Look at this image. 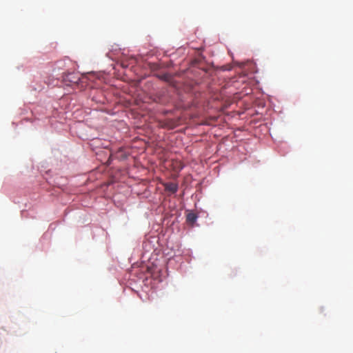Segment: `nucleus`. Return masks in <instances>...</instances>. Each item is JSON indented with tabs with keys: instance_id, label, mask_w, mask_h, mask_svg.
<instances>
[{
	"instance_id": "3",
	"label": "nucleus",
	"mask_w": 353,
	"mask_h": 353,
	"mask_svg": "<svg viewBox=\"0 0 353 353\" xmlns=\"http://www.w3.org/2000/svg\"><path fill=\"white\" fill-rule=\"evenodd\" d=\"M68 77L69 81H70L71 83H78V82L79 81V77H74V75L72 74H69V76Z\"/></svg>"
},
{
	"instance_id": "1",
	"label": "nucleus",
	"mask_w": 353,
	"mask_h": 353,
	"mask_svg": "<svg viewBox=\"0 0 353 353\" xmlns=\"http://www.w3.org/2000/svg\"><path fill=\"white\" fill-rule=\"evenodd\" d=\"M163 185L165 190L172 194L176 193L178 190V185L175 183H166Z\"/></svg>"
},
{
	"instance_id": "2",
	"label": "nucleus",
	"mask_w": 353,
	"mask_h": 353,
	"mask_svg": "<svg viewBox=\"0 0 353 353\" xmlns=\"http://www.w3.org/2000/svg\"><path fill=\"white\" fill-rule=\"evenodd\" d=\"M197 219L196 214L190 212L187 214L186 221L188 223L194 224Z\"/></svg>"
}]
</instances>
